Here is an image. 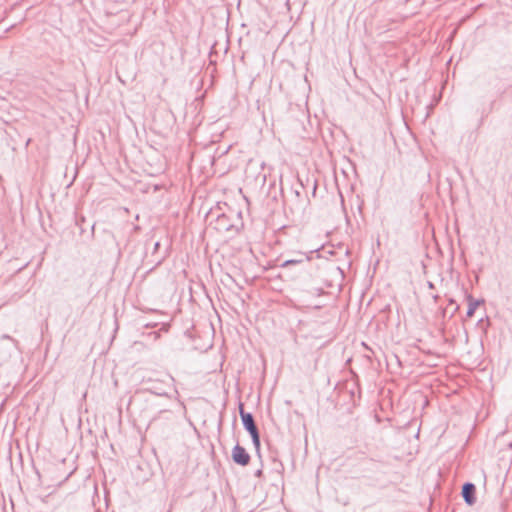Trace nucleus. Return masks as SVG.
Returning <instances> with one entry per match:
<instances>
[{"instance_id": "obj_1", "label": "nucleus", "mask_w": 512, "mask_h": 512, "mask_svg": "<svg viewBox=\"0 0 512 512\" xmlns=\"http://www.w3.org/2000/svg\"><path fill=\"white\" fill-rule=\"evenodd\" d=\"M240 415H241L244 427L247 429V431L250 433V435L252 437L254 445L256 447H259V445H260L259 433H258V429L255 425L253 416L250 413H245L243 410L240 411Z\"/></svg>"}, {"instance_id": "obj_6", "label": "nucleus", "mask_w": 512, "mask_h": 512, "mask_svg": "<svg viewBox=\"0 0 512 512\" xmlns=\"http://www.w3.org/2000/svg\"><path fill=\"white\" fill-rule=\"evenodd\" d=\"M218 258H219V257H218V255H216V256H212V257H211V262H210L211 268L213 267V265H214L215 263H217L219 267L221 266V265H220V262L218 261Z\"/></svg>"}, {"instance_id": "obj_5", "label": "nucleus", "mask_w": 512, "mask_h": 512, "mask_svg": "<svg viewBox=\"0 0 512 512\" xmlns=\"http://www.w3.org/2000/svg\"><path fill=\"white\" fill-rule=\"evenodd\" d=\"M479 305V302H469L468 309L466 312L467 317H472L476 307Z\"/></svg>"}, {"instance_id": "obj_8", "label": "nucleus", "mask_w": 512, "mask_h": 512, "mask_svg": "<svg viewBox=\"0 0 512 512\" xmlns=\"http://www.w3.org/2000/svg\"><path fill=\"white\" fill-rule=\"evenodd\" d=\"M223 365H224V355L221 356L220 367L222 368Z\"/></svg>"}, {"instance_id": "obj_3", "label": "nucleus", "mask_w": 512, "mask_h": 512, "mask_svg": "<svg viewBox=\"0 0 512 512\" xmlns=\"http://www.w3.org/2000/svg\"><path fill=\"white\" fill-rule=\"evenodd\" d=\"M232 459L235 463L246 466L250 461V456L243 447L236 445L232 451Z\"/></svg>"}, {"instance_id": "obj_10", "label": "nucleus", "mask_w": 512, "mask_h": 512, "mask_svg": "<svg viewBox=\"0 0 512 512\" xmlns=\"http://www.w3.org/2000/svg\"><path fill=\"white\" fill-rule=\"evenodd\" d=\"M209 326H210V328H211L213 331L215 330V327H214V325H213V322H209Z\"/></svg>"}, {"instance_id": "obj_9", "label": "nucleus", "mask_w": 512, "mask_h": 512, "mask_svg": "<svg viewBox=\"0 0 512 512\" xmlns=\"http://www.w3.org/2000/svg\"><path fill=\"white\" fill-rule=\"evenodd\" d=\"M118 329V321L114 322V330L116 331Z\"/></svg>"}, {"instance_id": "obj_7", "label": "nucleus", "mask_w": 512, "mask_h": 512, "mask_svg": "<svg viewBox=\"0 0 512 512\" xmlns=\"http://www.w3.org/2000/svg\"><path fill=\"white\" fill-rule=\"evenodd\" d=\"M222 421H223V412L221 411L220 412V420H219V425L220 426L222 425Z\"/></svg>"}, {"instance_id": "obj_2", "label": "nucleus", "mask_w": 512, "mask_h": 512, "mask_svg": "<svg viewBox=\"0 0 512 512\" xmlns=\"http://www.w3.org/2000/svg\"><path fill=\"white\" fill-rule=\"evenodd\" d=\"M157 326H158V323H154V324L147 323L144 326L145 330L142 332V335L147 336L148 338H151L152 341H156L159 338L161 331H165V332L168 331L169 322H162V326L158 330H153Z\"/></svg>"}, {"instance_id": "obj_4", "label": "nucleus", "mask_w": 512, "mask_h": 512, "mask_svg": "<svg viewBox=\"0 0 512 512\" xmlns=\"http://www.w3.org/2000/svg\"><path fill=\"white\" fill-rule=\"evenodd\" d=\"M474 492H475V486L472 483H466L463 486L462 495L468 504L474 503V497H473Z\"/></svg>"}]
</instances>
